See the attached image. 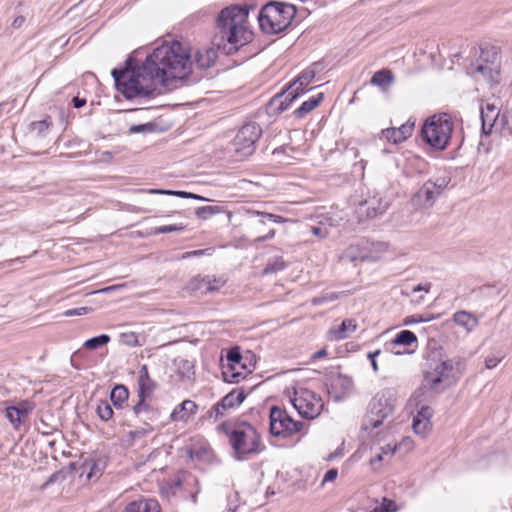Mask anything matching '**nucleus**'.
Returning a JSON list of instances; mask_svg holds the SVG:
<instances>
[{
  "label": "nucleus",
  "instance_id": "obj_54",
  "mask_svg": "<svg viewBox=\"0 0 512 512\" xmlns=\"http://www.w3.org/2000/svg\"><path fill=\"white\" fill-rule=\"evenodd\" d=\"M89 308L87 307H80L75 309L67 310L64 314L66 316H75V315H85L88 312Z\"/></svg>",
  "mask_w": 512,
  "mask_h": 512
},
{
  "label": "nucleus",
  "instance_id": "obj_1",
  "mask_svg": "<svg viewBox=\"0 0 512 512\" xmlns=\"http://www.w3.org/2000/svg\"><path fill=\"white\" fill-rule=\"evenodd\" d=\"M129 58L124 69H113L116 88L125 98H153L172 83L185 79L191 70L190 55L178 41L155 48L137 67Z\"/></svg>",
  "mask_w": 512,
  "mask_h": 512
},
{
  "label": "nucleus",
  "instance_id": "obj_7",
  "mask_svg": "<svg viewBox=\"0 0 512 512\" xmlns=\"http://www.w3.org/2000/svg\"><path fill=\"white\" fill-rule=\"evenodd\" d=\"M454 122L447 113L434 114L428 117L421 129L423 140L436 150H444L448 146Z\"/></svg>",
  "mask_w": 512,
  "mask_h": 512
},
{
  "label": "nucleus",
  "instance_id": "obj_33",
  "mask_svg": "<svg viewBox=\"0 0 512 512\" xmlns=\"http://www.w3.org/2000/svg\"><path fill=\"white\" fill-rule=\"evenodd\" d=\"M417 343L416 335L410 330L400 331L395 338L392 340V345H403L409 346Z\"/></svg>",
  "mask_w": 512,
  "mask_h": 512
},
{
  "label": "nucleus",
  "instance_id": "obj_18",
  "mask_svg": "<svg viewBox=\"0 0 512 512\" xmlns=\"http://www.w3.org/2000/svg\"><path fill=\"white\" fill-rule=\"evenodd\" d=\"M138 398H150L157 388V383L150 377L147 365H142L137 380Z\"/></svg>",
  "mask_w": 512,
  "mask_h": 512
},
{
  "label": "nucleus",
  "instance_id": "obj_57",
  "mask_svg": "<svg viewBox=\"0 0 512 512\" xmlns=\"http://www.w3.org/2000/svg\"><path fill=\"white\" fill-rule=\"evenodd\" d=\"M430 288H431V283L418 284L413 287L412 292L424 291V292L428 293L430 291Z\"/></svg>",
  "mask_w": 512,
  "mask_h": 512
},
{
  "label": "nucleus",
  "instance_id": "obj_10",
  "mask_svg": "<svg viewBox=\"0 0 512 512\" xmlns=\"http://www.w3.org/2000/svg\"><path fill=\"white\" fill-rule=\"evenodd\" d=\"M261 133V127L257 123L243 125L232 142L235 156L243 159L252 155L255 151V143L260 138Z\"/></svg>",
  "mask_w": 512,
  "mask_h": 512
},
{
  "label": "nucleus",
  "instance_id": "obj_62",
  "mask_svg": "<svg viewBox=\"0 0 512 512\" xmlns=\"http://www.w3.org/2000/svg\"><path fill=\"white\" fill-rule=\"evenodd\" d=\"M382 459H383V454H382V452H381V453L376 454V455L371 459L370 463H371V465H372L373 467H376V465H377L378 463H380V462L382 461Z\"/></svg>",
  "mask_w": 512,
  "mask_h": 512
},
{
  "label": "nucleus",
  "instance_id": "obj_51",
  "mask_svg": "<svg viewBox=\"0 0 512 512\" xmlns=\"http://www.w3.org/2000/svg\"><path fill=\"white\" fill-rule=\"evenodd\" d=\"M502 360V357H498L495 355H489L485 358V367L487 369L495 368Z\"/></svg>",
  "mask_w": 512,
  "mask_h": 512
},
{
  "label": "nucleus",
  "instance_id": "obj_26",
  "mask_svg": "<svg viewBox=\"0 0 512 512\" xmlns=\"http://www.w3.org/2000/svg\"><path fill=\"white\" fill-rule=\"evenodd\" d=\"M28 413L24 406H9L5 409V416L14 429H18L23 424Z\"/></svg>",
  "mask_w": 512,
  "mask_h": 512
},
{
  "label": "nucleus",
  "instance_id": "obj_22",
  "mask_svg": "<svg viewBox=\"0 0 512 512\" xmlns=\"http://www.w3.org/2000/svg\"><path fill=\"white\" fill-rule=\"evenodd\" d=\"M300 95H302L301 92H299L295 87H293L291 84H289L288 88L283 91L280 94H277L272 99V104H278L277 110L279 112H283L287 110L294 100H296Z\"/></svg>",
  "mask_w": 512,
  "mask_h": 512
},
{
  "label": "nucleus",
  "instance_id": "obj_63",
  "mask_svg": "<svg viewBox=\"0 0 512 512\" xmlns=\"http://www.w3.org/2000/svg\"><path fill=\"white\" fill-rule=\"evenodd\" d=\"M24 22V18L23 17H18L14 20L13 22V25L15 27H20L22 25V23Z\"/></svg>",
  "mask_w": 512,
  "mask_h": 512
},
{
  "label": "nucleus",
  "instance_id": "obj_8",
  "mask_svg": "<svg viewBox=\"0 0 512 512\" xmlns=\"http://www.w3.org/2000/svg\"><path fill=\"white\" fill-rule=\"evenodd\" d=\"M199 481L191 474L182 478L167 481L161 486V494L168 500L178 498L180 500L191 499L193 504L197 503V496L200 493Z\"/></svg>",
  "mask_w": 512,
  "mask_h": 512
},
{
  "label": "nucleus",
  "instance_id": "obj_29",
  "mask_svg": "<svg viewBox=\"0 0 512 512\" xmlns=\"http://www.w3.org/2000/svg\"><path fill=\"white\" fill-rule=\"evenodd\" d=\"M217 51L214 48L199 50L195 55L196 65L201 69L210 68L216 61Z\"/></svg>",
  "mask_w": 512,
  "mask_h": 512
},
{
  "label": "nucleus",
  "instance_id": "obj_3",
  "mask_svg": "<svg viewBox=\"0 0 512 512\" xmlns=\"http://www.w3.org/2000/svg\"><path fill=\"white\" fill-rule=\"evenodd\" d=\"M216 430L228 437L234 458L238 461L247 460L265 449L260 434L247 422H241L234 428H231L229 423L223 422L217 426Z\"/></svg>",
  "mask_w": 512,
  "mask_h": 512
},
{
  "label": "nucleus",
  "instance_id": "obj_44",
  "mask_svg": "<svg viewBox=\"0 0 512 512\" xmlns=\"http://www.w3.org/2000/svg\"><path fill=\"white\" fill-rule=\"evenodd\" d=\"M286 267L282 258H276L274 261L269 262L264 268V274L275 273L283 270Z\"/></svg>",
  "mask_w": 512,
  "mask_h": 512
},
{
  "label": "nucleus",
  "instance_id": "obj_37",
  "mask_svg": "<svg viewBox=\"0 0 512 512\" xmlns=\"http://www.w3.org/2000/svg\"><path fill=\"white\" fill-rule=\"evenodd\" d=\"M150 193L174 195V196L181 197V198H191V199H196V200H200V201L206 200L204 197H202L200 195L193 194L190 192H185V191L152 189V190H150Z\"/></svg>",
  "mask_w": 512,
  "mask_h": 512
},
{
  "label": "nucleus",
  "instance_id": "obj_31",
  "mask_svg": "<svg viewBox=\"0 0 512 512\" xmlns=\"http://www.w3.org/2000/svg\"><path fill=\"white\" fill-rule=\"evenodd\" d=\"M193 288L203 290L204 292H214L218 291L221 287L224 286L225 281L221 278H210L205 277L201 279H194Z\"/></svg>",
  "mask_w": 512,
  "mask_h": 512
},
{
  "label": "nucleus",
  "instance_id": "obj_30",
  "mask_svg": "<svg viewBox=\"0 0 512 512\" xmlns=\"http://www.w3.org/2000/svg\"><path fill=\"white\" fill-rule=\"evenodd\" d=\"M394 82V75L388 69H382L374 73L371 78V84L386 91Z\"/></svg>",
  "mask_w": 512,
  "mask_h": 512
},
{
  "label": "nucleus",
  "instance_id": "obj_34",
  "mask_svg": "<svg viewBox=\"0 0 512 512\" xmlns=\"http://www.w3.org/2000/svg\"><path fill=\"white\" fill-rule=\"evenodd\" d=\"M52 125V121L50 117H47L40 121H34L30 124L29 128L31 132H34L39 137H45L50 126Z\"/></svg>",
  "mask_w": 512,
  "mask_h": 512
},
{
  "label": "nucleus",
  "instance_id": "obj_23",
  "mask_svg": "<svg viewBox=\"0 0 512 512\" xmlns=\"http://www.w3.org/2000/svg\"><path fill=\"white\" fill-rule=\"evenodd\" d=\"M454 323L465 329L467 333L472 332L478 325V318L471 312L460 310L453 314Z\"/></svg>",
  "mask_w": 512,
  "mask_h": 512
},
{
  "label": "nucleus",
  "instance_id": "obj_41",
  "mask_svg": "<svg viewBox=\"0 0 512 512\" xmlns=\"http://www.w3.org/2000/svg\"><path fill=\"white\" fill-rule=\"evenodd\" d=\"M221 212V208L219 206H201L196 209L195 214L200 219H208L209 217L218 214Z\"/></svg>",
  "mask_w": 512,
  "mask_h": 512
},
{
  "label": "nucleus",
  "instance_id": "obj_15",
  "mask_svg": "<svg viewBox=\"0 0 512 512\" xmlns=\"http://www.w3.org/2000/svg\"><path fill=\"white\" fill-rule=\"evenodd\" d=\"M499 116L500 110L494 103H486L481 107L482 131L484 134H490L493 128L496 130L503 128L505 115H502L501 121Z\"/></svg>",
  "mask_w": 512,
  "mask_h": 512
},
{
  "label": "nucleus",
  "instance_id": "obj_36",
  "mask_svg": "<svg viewBox=\"0 0 512 512\" xmlns=\"http://www.w3.org/2000/svg\"><path fill=\"white\" fill-rule=\"evenodd\" d=\"M178 374L182 379L191 380L194 375V364L192 361L182 359L178 363Z\"/></svg>",
  "mask_w": 512,
  "mask_h": 512
},
{
  "label": "nucleus",
  "instance_id": "obj_28",
  "mask_svg": "<svg viewBox=\"0 0 512 512\" xmlns=\"http://www.w3.org/2000/svg\"><path fill=\"white\" fill-rule=\"evenodd\" d=\"M323 99V93L311 96L308 100L304 101L300 107L294 110L293 115L296 118H304L307 114L313 111L323 101Z\"/></svg>",
  "mask_w": 512,
  "mask_h": 512
},
{
  "label": "nucleus",
  "instance_id": "obj_24",
  "mask_svg": "<svg viewBox=\"0 0 512 512\" xmlns=\"http://www.w3.org/2000/svg\"><path fill=\"white\" fill-rule=\"evenodd\" d=\"M368 254L357 245H350L340 256L343 264H354L369 260Z\"/></svg>",
  "mask_w": 512,
  "mask_h": 512
},
{
  "label": "nucleus",
  "instance_id": "obj_32",
  "mask_svg": "<svg viewBox=\"0 0 512 512\" xmlns=\"http://www.w3.org/2000/svg\"><path fill=\"white\" fill-rule=\"evenodd\" d=\"M129 398V391L124 385H117L110 394V399L114 406L121 407Z\"/></svg>",
  "mask_w": 512,
  "mask_h": 512
},
{
  "label": "nucleus",
  "instance_id": "obj_2",
  "mask_svg": "<svg viewBox=\"0 0 512 512\" xmlns=\"http://www.w3.org/2000/svg\"><path fill=\"white\" fill-rule=\"evenodd\" d=\"M248 9L245 6L231 5L221 10L216 23L221 39L229 47L227 53L237 51L252 40V32L248 29Z\"/></svg>",
  "mask_w": 512,
  "mask_h": 512
},
{
  "label": "nucleus",
  "instance_id": "obj_5",
  "mask_svg": "<svg viewBox=\"0 0 512 512\" xmlns=\"http://www.w3.org/2000/svg\"><path fill=\"white\" fill-rule=\"evenodd\" d=\"M296 12L293 4L280 1L268 2L261 8L258 16L260 28L265 33L278 34L289 27Z\"/></svg>",
  "mask_w": 512,
  "mask_h": 512
},
{
  "label": "nucleus",
  "instance_id": "obj_21",
  "mask_svg": "<svg viewBox=\"0 0 512 512\" xmlns=\"http://www.w3.org/2000/svg\"><path fill=\"white\" fill-rule=\"evenodd\" d=\"M198 406L192 400H184L177 405L171 413V420L174 422H185L192 415L196 414Z\"/></svg>",
  "mask_w": 512,
  "mask_h": 512
},
{
  "label": "nucleus",
  "instance_id": "obj_27",
  "mask_svg": "<svg viewBox=\"0 0 512 512\" xmlns=\"http://www.w3.org/2000/svg\"><path fill=\"white\" fill-rule=\"evenodd\" d=\"M122 512H160V506L154 499H144L128 504Z\"/></svg>",
  "mask_w": 512,
  "mask_h": 512
},
{
  "label": "nucleus",
  "instance_id": "obj_43",
  "mask_svg": "<svg viewBox=\"0 0 512 512\" xmlns=\"http://www.w3.org/2000/svg\"><path fill=\"white\" fill-rule=\"evenodd\" d=\"M185 229V226L183 224H170V225H163L160 227H157L153 230V234H164V233H170V232H181Z\"/></svg>",
  "mask_w": 512,
  "mask_h": 512
},
{
  "label": "nucleus",
  "instance_id": "obj_61",
  "mask_svg": "<svg viewBox=\"0 0 512 512\" xmlns=\"http://www.w3.org/2000/svg\"><path fill=\"white\" fill-rule=\"evenodd\" d=\"M383 455H393L396 451V446H391L390 444L386 445L385 447L381 448Z\"/></svg>",
  "mask_w": 512,
  "mask_h": 512
},
{
  "label": "nucleus",
  "instance_id": "obj_56",
  "mask_svg": "<svg viewBox=\"0 0 512 512\" xmlns=\"http://www.w3.org/2000/svg\"><path fill=\"white\" fill-rule=\"evenodd\" d=\"M275 234H276V231L274 229H272L267 234L257 237L255 239V242H264L267 240H271L274 238Z\"/></svg>",
  "mask_w": 512,
  "mask_h": 512
},
{
  "label": "nucleus",
  "instance_id": "obj_11",
  "mask_svg": "<svg viewBox=\"0 0 512 512\" xmlns=\"http://www.w3.org/2000/svg\"><path fill=\"white\" fill-rule=\"evenodd\" d=\"M303 425V422L293 420L285 410L277 406L270 410V432L274 436L290 437L299 433Z\"/></svg>",
  "mask_w": 512,
  "mask_h": 512
},
{
  "label": "nucleus",
  "instance_id": "obj_9",
  "mask_svg": "<svg viewBox=\"0 0 512 512\" xmlns=\"http://www.w3.org/2000/svg\"><path fill=\"white\" fill-rule=\"evenodd\" d=\"M291 403L299 415L305 419L317 418L324 408L321 396L305 387L294 389Z\"/></svg>",
  "mask_w": 512,
  "mask_h": 512
},
{
  "label": "nucleus",
  "instance_id": "obj_13",
  "mask_svg": "<svg viewBox=\"0 0 512 512\" xmlns=\"http://www.w3.org/2000/svg\"><path fill=\"white\" fill-rule=\"evenodd\" d=\"M243 357L238 348H232L226 355V360L222 364V377L225 382L238 383L244 379L247 373L245 364L242 363Z\"/></svg>",
  "mask_w": 512,
  "mask_h": 512
},
{
  "label": "nucleus",
  "instance_id": "obj_16",
  "mask_svg": "<svg viewBox=\"0 0 512 512\" xmlns=\"http://www.w3.org/2000/svg\"><path fill=\"white\" fill-rule=\"evenodd\" d=\"M389 202L378 194L370 196L359 205V214L367 218H375L385 213Z\"/></svg>",
  "mask_w": 512,
  "mask_h": 512
},
{
  "label": "nucleus",
  "instance_id": "obj_14",
  "mask_svg": "<svg viewBox=\"0 0 512 512\" xmlns=\"http://www.w3.org/2000/svg\"><path fill=\"white\" fill-rule=\"evenodd\" d=\"M450 179L447 177H437L426 181L417 191L415 197L425 206H431L448 186Z\"/></svg>",
  "mask_w": 512,
  "mask_h": 512
},
{
  "label": "nucleus",
  "instance_id": "obj_47",
  "mask_svg": "<svg viewBox=\"0 0 512 512\" xmlns=\"http://www.w3.org/2000/svg\"><path fill=\"white\" fill-rule=\"evenodd\" d=\"M154 130H155V124H153V123L132 125L129 128V132L132 134L149 133V132H153Z\"/></svg>",
  "mask_w": 512,
  "mask_h": 512
},
{
  "label": "nucleus",
  "instance_id": "obj_59",
  "mask_svg": "<svg viewBox=\"0 0 512 512\" xmlns=\"http://www.w3.org/2000/svg\"><path fill=\"white\" fill-rule=\"evenodd\" d=\"M327 356V350L325 348L318 350L317 352L313 353L311 356L312 360H318L320 358H324Z\"/></svg>",
  "mask_w": 512,
  "mask_h": 512
},
{
  "label": "nucleus",
  "instance_id": "obj_58",
  "mask_svg": "<svg viewBox=\"0 0 512 512\" xmlns=\"http://www.w3.org/2000/svg\"><path fill=\"white\" fill-rule=\"evenodd\" d=\"M200 452H201L202 454L206 455V456H208V455L211 453L210 449H208V448H202L201 450H192V451H191V457H192V458H194V457H196V458H200Z\"/></svg>",
  "mask_w": 512,
  "mask_h": 512
},
{
  "label": "nucleus",
  "instance_id": "obj_17",
  "mask_svg": "<svg viewBox=\"0 0 512 512\" xmlns=\"http://www.w3.org/2000/svg\"><path fill=\"white\" fill-rule=\"evenodd\" d=\"M148 399L138 398V401L132 407L135 416L144 423L155 422L160 418V410L153 406Z\"/></svg>",
  "mask_w": 512,
  "mask_h": 512
},
{
  "label": "nucleus",
  "instance_id": "obj_52",
  "mask_svg": "<svg viewBox=\"0 0 512 512\" xmlns=\"http://www.w3.org/2000/svg\"><path fill=\"white\" fill-rule=\"evenodd\" d=\"M381 353V350H376L374 352H370L368 353L367 357L368 359L370 360L371 362V366H372V369L373 371L376 373L378 372L379 370V367H378V364H377V361H376V357Z\"/></svg>",
  "mask_w": 512,
  "mask_h": 512
},
{
  "label": "nucleus",
  "instance_id": "obj_4",
  "mask_svg": "<svg viewBox=\"0 0 512 512\" xmlns=\"http://www.w3.org/2000/svg\"><path fill=\"white\" fill-rule=\"evenodd\" d=\"M464 370L465 361L460 357L430 362L424 373V385L435 391L442 390L455 383Z\"/></svg>",
  "mask_w": 512,
  "mask_h": 512
},
{
  "label": "nucleus",
  "instance_id": "obj_46",
  "mask_svg": "<svg viewBox=\"0 0 512 512\" xmlns=\"http://www.w3.org/2000/svg\"><path fill=\"white\" fill-rule=\"evenodd\" d=\"M154 428L150 423H144V426L133 431H130L129 435L132 439L142 438L145 435L153 432Z\"/></svg>",
  "mask_w": 512,
  "mask_h": 512
},
{
  "label": "nucleus",
  "instance_id": "obj_42",
  "mask_svg": "<svg viewBox=\"0 0 512 512\" xmlns=\"http://www.w3.org/2000/svg\"><path fill=\"white\" fill-rule=\"evenodd\" d=\"M397 511V505L395 501L383 498L382 502L374 507L373 510L370 512H396Z\"/></svg>",
  "mask_w": 512,
  "mask_h": 512
},
{
  "label": "nucleus",
  "instance_id": "obj_64",
  "mask_svg": "<svg viewBox=\"0 0 512 512\" xmlns=\"http://www.w3.org/2000/svg\"><path fill=\"white\" fill-rule=\"evenodd\" d=\"M311 231L316 236H321L322 235V229L319 228V227H312Z\"/></svg>",
  "mask_w": 512,
  "mask_h": 512
},
{
  "label": "nucleus",
  "instance_id": "obj_20",
  "mask_svg": "<svg viewBox=\"0 0 512 512\" xmlns=\"http://www.w3.org/2000/svg\"><path fill=\"white\" fill-rule=\"evenodd\" d=\"M357 329V323L354 319H345L339 326L329 329L328 336L330 340L341 341L348 338Z\"/></svg>",
  "mask_w": 512,
  "mask_h": 512
},
{
  "label": "nucleus",
  "instance_id": "obj_53",
  "mask_svg": "<svg viewBox=\"0 0 512 512\" xmlns=\"http://www.w3.org/2000/svg\"><path fill=\"white\" fill-rule=\"evenodd\" d=\"M337 476H338L337 469L333 468V469L328 470L323 477L322 485H324L327 482L334 481L337 478Z\"/></svg>",
  "mask_w": 512,
  "mask_h": 512
},
{
  "label": "nucleus",
  "instance_id": "obj_60",
  "mask_svg": "<svg viewBox=\"0 0 512 512\" xmlns=\"http://www.w3.org/2000/svg\"><path fill=\"white\" fill-rule=\"evenodd\" d=\"M72 103H73V106L75 108H81V107H83L86 104V99L85 98L74 97L72 99Z\"/></svg>",
  "mask_w": 512,
  "mask_h": 512
},
{
  "label": "nucleus",
  "instance_id": "obj_38",
  "mask_svg": "<svg viewBox=\"0 0 512 512\" xmlns=\"http://www.w3.org/2000/svg\"><path fill=\"white\" fill-rule=\"evenodd\" d=\"M413 430L417 435L422 437H426L427 434L431 431L432 423L431 420L423 419H413Z\"/></svg>",
  "mask_w": 512,
  "mask_h": 512
},
{
  "label": "nucleus",
  "instance_id": "obj_49",
  "mask_svg": "<svg viewBox=\"0 0 512 512\" xmlns=\"http://www.w3.org/2000/svg\"><path fill=\"white\" fill-rule=\"evenodd\" d=\"M433 415V410L431 409V407L427 406V405H422L416 415L413 417V419H419V420H423V419H427V420H430L431 417Z\"/></svg>",
  "mask_w": 512,
  "mask_h": 512
},
{
  "label": "nucleus",
  "instance_id": "obj_55",
  "mask_svg": "<svg viewBox=\"0 0 512 512\" xmlns=\"http://www.w3.org/2000/svg\"><path fill=\"white\" fill-rule=\"evenodd\" d=\"M205 252H206V250L189 251V252H185L184 254H182L181 258L182 259H188V258H191V257H198V256L204 255Z\"/></svg>",
  "mask_w": 512,
  "mask_h": 512
},
{
  "label": "nucleus",
  "instance_id": "obj_50",
  "mask_svg": "<svg viewBox=\"0 0 512 512\" xmlns=\"http://www.w3.org/2000/svg\"><path fill=\"white\" fill-rule=\"evenodd\" d=\"M436 319V317L431 318H422V315H412L405 319V324L410 325L413 323H423V322H429Z\"/></svg>",
  "mask_w": 512,
  "mask_h": 512
},
{
  "label": "nucleus",
  "instance_id": "obj_12",
  "mask_svg": "<svg viewBox=\"0 0 512 512\" xmlns=\"http://www.w3.org/2000/svg\"><path fill=\"white\" fill-rule=\"evenodd\" d=\"M246 394L243 389H233L226 394L219 402L215 403L204 415V418L210 422H217L219 419L227 416L230 410L239 407L245 400Z\"/></svg>",
  "mask_w": 512,
  "mask_h": 512
},
{
  "label": "nucleus",
  "instance_id": "obj_39",
  "mask_svg": "<svg viewBox=\"0 0 512 512\" xmlns=\"http://www.w3.org/2000/svg\"><path fill=\"white\" fill-rule=\"evenodd\" d=\"M97 415L102 421H109L113 417V409L107 401H100L96 409Z\"/></svg>",
  "mask_w": 512,
  "mask_h": 512
},
{
  "label": "nucleus",
  "instance_id": "obj_19",
  "mask_svg": "<svg viewBox=\"0 0 512 512\" xmlns=\"http://www.w3.org/2000/svg\"><path fill=\"white\" fill-rule=\"evenodd\" d=\"M414 130V122L410 120L402 124L399 128H387L382 130L383 137L394 144L401 143L409 138Z\"/></svg>",
  "mask_w": 512,
  "mask_h": 512
},
{
  "label": "nucleus",
  "instance_id": "obj_35",
  "mask_svg": "<svg viewBox=\"0 0 512 512\" xmlns=\"http://www.w3.org/2000/svg\"><path fill=\"white\" fill-rule=\"evenodd\" d=\"M111 338L107 334H101L96 337H92L86 340L83 344V347L89 350H95L101 346L107 345L110 342Z\"/></svg>",
  "mask_w": 512,
  "mask_h": 512
},
{
  "label": "nucleus",
  "instance_id": "obj_48",
  "mask_svg": "<svg viewBox=\"0 0 512 512\" xmlns=\"http://www.w3.org/2000/svg\"><path fill=\"white\" fill-rule=\"evenodd\" d=\"M337 298H338V295L336 293L332 292V293H327L323 296L314 297L311 300V303L315 306H318V305H322L326 302H332V301L336 300Z\"/></svg>",
  "mask_w": 512,
  "mask_h": 512
},
{
  "label": "nucleus",
  "instance_id": "obj_6",
  "mask_svg": "<svg viewBox=\"0 0 512 512\" xmlns=\"http://www.w3.org/2000/svg\"><path fill=\"white\" fill-rule=\"evenodd\" d=\"M397 396L392 388H384L376 393L368 405L362 428L371 430L380 427L393 415Z\"/></svg>",
  "mask_w": 512,
  "mask_h": 512
},
{
  "label": "nucleus",
  "instance_id": "obj_25",
  "mask_svg": "<svg viewBox=\"0 0 512 512\" xmlns=\"http://www.w3.org/2000/svg\"><path fill=\"white\" fill-rule=\"evenodd\" d=\"M315 64L303 70L292 83H290L295 89L304 94L309 91L308 85L311 84L316 76Z\"/></svg>",
  "mask_w": 512,
  "mask_h": 512
},
{
  "label": "nucleus",
  "instance_id": "obj_45",
  "mask_svg": "<svg viewBox=\"0 0 512 512\" xmlns=\"http://www.w3.org/2000/svg\"><path fill=\"white\" fill-rule=\"evenodd\" d=\"M120 341L122 344L129 347H136L139 345L138 335L134 332L122 333L120 335Z\"/></svg>",
  "mask_w": 512,
  "mask_h": 512
},
{
  "label": "nucleus",
  "instance_id": "obj_40",
  "mask_svg": "<svg viewBox=\"0 0 512 512\" xmlns=\"http://www.w3.org/2000/svg\"><path fill=\"white\" fill-rule=\"evenodd\" d=\"M252 215L260 217V223L265 224V219H268L269 221H272L274 223H285L288 220L280 215L268 213V212H260V211H251Z\"/></svg>",
  "mask_w": 512,
  "mask_h": 512
}]
</instances>
